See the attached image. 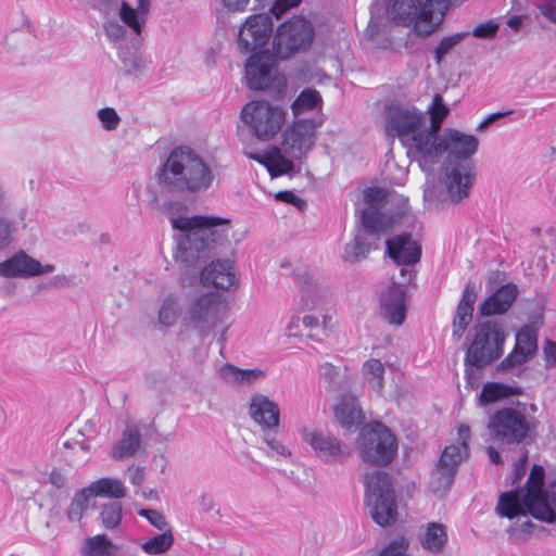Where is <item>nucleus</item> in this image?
<instances>
[{"instance_id": "obj_2", "label": "nucleus", "mask_w": 556, "mask_h": 556, "mask_svg": "<svg viewBox=\"0 0 556 556\" xmlns=\"http://www.w3.org/2000/svg\"><path fill=\"white\" fill-rule=\"evenodd\" d=\"M174 229L180 231L176 237L175 257L186 266L195 267L205 261L210 252L222 245L228 238V219L215 216L197 215L170 218Z\"/></svg>"}, {"instance_id": "obj_29", "label": "nucleus", "mask_w": 556, "mask_h": 556, "mask_svg": "<svg viewBox=\"0 0 556 556\" xmlns=\"http://www.w3.org/2000/svg\"><path fill=\"white\" fill-rule=\"evenodd\" d=\"M518 295V288L515 283L508 282L500 287L494 293L486 298L479 306L482 316H492L506 313Z\"/></svg>"}, {"instance_id": "obj_47", "label": "nucleus", "mask_w": 556, "mask_h": 556, "mask_svg": "<svg viewBox=\"0 0 556 556\" xmlns=\"http://www.w3.org/2000/svg\"><path fill=\"white\" fill-rule=\"evenodd\" d=\"M118 59L123 64V71L126 75L135 74L144 66L141 55L137 51H130L118 47Z\"/></svg>"}, {"instance_id": "obj_10", "label": "nucleus", "mask_w": 556, "mask_h": 556, "mask_svg": "<svg viewBox=\"0 0 556 556\" xmlns=\"http://www.w3.org/2000/svg\"><path fill=\"white\" fill-rule=\"evenodd\" d=\"M361 458L371 465L386 466L392 462L397 451L394 434L381 422L365 427L358 438Z\"/></svg>"}, {"instance_id": "obj_35", "label": "nucleus", "mask_w": 556, "mask_h": 556, "mask_svg": "<svg viewBox=\"0 0 556 556\" xmlns=\"http://www.w3.org/2000/svg\"><path fill=\"white\" fill-rule=\"evenodd\" d=\"M520 394H522V389L518 386H509L500 382H488L482 388L479 401L482 405H486L510 395Z\"/></svg>"}, {"instance_id": "obj_51", "label": "nucleus", "mask_w": 556, "mask_h": 556, "mask_svg": "<svg viewBox=\"0 0 556 556\" xmlns=\"http://www.w3.org/2000/svg\"><path fill=\"white\" fill-rule=\"evenodd\" d=\"M472 319V311L456 307V313L453 319V337L460 339L467 326Z\"/></svg>"}, {"instance_id": "obj_5", "label": "nucleus", "mask_w": 556, "mask_h": 556, "mask_svg": "<svg viewBox=\"0 0 556 556\" xmlns=\"http://www.w3.org/2000/svg\"><path fill=\"white\" fill-rule=\"evenodd\" d=\"M538 426L534 416H526L519 408L505 407L491 416L488 427L500 443L519 446L533 442Z\"/></svg>"}, {"instance_id": "obj_17", "label": "nucleus", "mask_w": 556, "mask_h": 556, "mask_svg": "<svg viewBox=\"0 0 556 556\" xmlns=\"http://www.w3.org/2000/svg\"><path fill=\"white\" fill-rule=\"evenodd\" d=\"M300 434L303 442L312 448L315 457L326 464H343L351 455L350 447L328 431L303 427Z\"/></svg>"}, {"instance_id": "obj_56", "label": "nucleus", "mask_w": 556, "mask_h": 556, "mask_svg": "<svg viewBox=\"0 0 556 556\" xmlns=\"http://www.w3.org/2000/svg\"><path fill=\"white\" fill-rule=\"evenodd\" d=\"M497 30V23L493 21H486L476 26L472 30V35L477 38H493Z\"/></svg>"}, {"instance_id": "obj_63", "label": "nucleus", "mask_w": 556, "mask_h": 556, "mask_svg": "<svg viewBox=\"0 0 556 556\" xmlns=\"http://www.w3.org/2000/svg\"><path fill=\"white\" fill-rule=\"evenodd\" d=\"M545 367L552 368L556 366V342L548 341L544 346Z\"/></svg>"}, {"instance_id": "obj_28", "label": "nucleus", "mask_w": 556, "mask_h": 556, "mask_svg": "<svg viewBox=\"0 0 556 556\" xmlns=\"http://www.w3.org/2000/svg\"><path fill=\"white\" fill-rule=\"evenodd\" d=\"M333 413L339 425L348 430L357 429L365 421L358 400L352 393H344L338 399Z\"/></svg>"}, {"instance_id": "obj_15", "label": "nucleus", "mask_w": 556, "mask_h": 556, "mask_svg": "<svg viewBox=\"0 0 556 556\" xmlns=\"http://www.w3.org/2000/svg\"><path fill=\"white\" fill-rule=\"evenodd\" d=\"M479 140L473 135L446 128L442 136L430 143L429 152H427L421 166L425 168L427 164H433L445 152L450 162L453 160L467 161L477 152Z\"/></svg>"}, {"instance_id": "obj_60", "label": "nucleus", "mask_w": 556, "mask_h": 556, "mask_svg": "<svg viewBox=\"0 0 556 556\" xmlns=\"http://www.w3.org/2000/svg\"><path fill=\"white\" fill-rule=\"evenodd\" d=\"M275 198L285 203L292 204L300 210L305 206V201L292 191H279L275 194Z\"/></svg>"}, {"instance_id": "obj_40", "label": "nucleus", "mask_w": 556, "mask_h": 556, "mask_svg": "<svg viewBox=\"0 0 556 556\" xmlns=\"http://www.w3.org/2000/svg\"><path fill=\"white\" fill-rule=\"evenodd\" d=\"M119 7V18L122 22L129 27L131 33L135 36L136 43L139 42V36L141 35L142 25L146 22V18L142 17L137 10L131 8L127 2L122 1Z\"/></svg>"}, {"instance_id": "obj_26", "label": "nucleus", "mask_w": 556, "mask_h": 556, "mask_svg": "<svg viewBox=\"0 0 556 556\" xmlns=\"http://www.w3.org/2000/svg\"><path fill=\"white\" fill-rule=\"evenodd\" d=\"M475 178L473 167L469 163H457L447 168L446 186L450 197L460 201L469 194Z\"/></svg>"}, {"instance_id": "obj_43", "label": "nucleus", "mask_w": 556, "mask_h": 556, "mask_svg": "<svg viewBox=\"0 0 556 556\" xmlns=\"http://www.w3.org/2000/svg\"><path fill=\"white\" fill-rule=\"evenodd\" d=\"M251 157L266 165L271 177L286 175L294 169L293 162L290 159L281 155L279 150H277V155L269 159V163L264 162L258 155H251Z\"/></svg>"}, {"instance_id": "obj_21", "label": "nucleus", "mask_w": 556, "mask_h": 556, "mask_svg": "<svg viewBox=\"0 0 556 556\" xmlns=\"http://www.w3.org/2000/svg\"><path fill=\"white\" fill-rule=\"evenodd\" d=\"M538 351L536 331L530 326H523L516 334L514 350L500 363L497 369L506 371L527 363Z\"/></svg>"}, {"instance_id": "obj_61", "label": "nucleus", "mask_w": 556, "mask_h": 556, "mask_svg": "<svg viewBox=\"0 0 556 556\" xmlns=\"http://www.w3.org/2000/svg\"><path fill=\"white\" fill-rule=\"evenodd\" d=\"M541 14L549 22L556 24V0H544L539 4Z\"/></svg>"}, {"instance_id": "obj_42", "label": "nucleus", "mask_w": 556, "mask_h": 556, "mask_svg": "<svg viewBox=\"0 0 556 556\" xmlns=\"http://www.w3.org/2000/svg\"><path fill=\"white\" fill-rule=\"evenodd\" d=\"M180 315L178 299L169 294L164 300L159 311V321L162 326L172 327Z\"/></svg>"}, {"instance_id": "obj_37", "label": "nucleus", "mask_w": 556, "mask_h": 556, "mask_svg": "<svg viewBox=\"0 0 556 556\" xmlns=\"http://www.w3.org/2000/svg\"><path fill=\"white\" fill-rule=\"evenodd\" d=\"M93 497L105 496L113 498H122L126 495L125 486L118 479L102 478L92 482L89 486Z\"/></svg>"}, {"instance_id": "obj_36", "label": "nucleus", "mask_w": 556, "mask_h": 556, "mask_svg": "<svg viewBox=\"0 0 556 556\" xmlns=\"http://www.w3.org/2000/svg\"><path fill=\"white\" fill-rule=\"evenodd\" d=\"M323 98L316 89L306 88L300 92L290 108L294 116L302 115L315 109H320Z\"/></svg>"}, {"instance_id": "obj_9", "label": "nucleus", "mask_w": 556, "mask_h": 556, "mask_svg": "<svg viewBox=\"0 0 556 556\" xmlns=\"http://www.w3.org/2000/svg\"><path fill=\"white\" fill-rule=\"evenodd\" d=\"M250 132L261 141L273 139L286 123L287 111L265 100L248 102L240 113Z\"/></svg>"}, {"instance_id": "obj_32", "label": "nucleus", "mask_w": 556, "mask_h": 556, "mask_svg": "<svg viewBox=\"0 0 556 556\" xmlns=\"http://www.w3.org/2000/svg\"><path fill=\"white\" fill-rule=\"evenodd\" d=\"M427 114L430 117V126H426L427 135L424 138L428 139L430 143L439 138L443 121L450 114V109L444 104L441 94H434L431 104L427 109Z\"/></svg>"}, {"instance_id": "obj_59", "label": "nucleus", "mask_w": 556, "mask_h": 556, "mask_svg": "<svg viewBox=\"0 0 556 556\" xmlns=\"http://www.w3.org/2000/svg\"><path fill=\"white\" fill-rule=\"evenodd\" d=\"M302 0H276L270 8V13L276 17L280 18L288 10L298 7Z\"/></svg>"}, {"instance_id": "obj_8", "label": "nucleus", "mask_w": 556, "mask_h": 556, "mask_svg": "<svg viewBox=\"0 0 556 556\" xmlns=\"http://www.w3.org/2000/svg\"><path fill=\"white\" fill-rule=\"evenodd\" d=\"M388 192L384 189L368 187L363 191L364 202L367 207L359 212V218L364 231L375 238L387 233L395 224L400 223V218L406 214L407 203L405 199H400L401 206L393 215H386L380 208L389 202Z\"/></svg>"}, {"instance_id": "obj_34", "label": "nucleus", "mask_w": 556, "mask_h": 556, "mask_svg": "<svg viewBox=\"0 0 556 556\" xmlns=\"http://www.w3.org/2000/svg\"><path fill=\"white\" fill-rule=\"evenodd\" d=\"M525 493L526 491L522 492L520 490L503 493L496 505L497 514L509 519L525 514V508H527L523 500Z\"/></svg>"}, {"instance_id": "obj_57", "label": "nucleus", "mask_w": 556, "mask_h": 556, "mask_svg": "<svg viewBox=\"0 0 556 556\" xmlns=\"http://www.w3.org/2000/svg\"><path fill=\"white\" fill-rule=\"evenodd\" d=\"M528 460V451L523 447L520 448V456L514 464V478L513 484H518L526 475V464Z\"/></svg>"}, {"instance_id": "obj_7", "label": "nucleus", "mask_w": 556, "mask_h": 556, "mask_svg": "<svg viewBox=\"0 0 556 556\" xmlns=\"http://www.w3.org/2000/svg\"><path fill=\"white\" fill-rule=\"evenodd\" d=\"M226 318L227 306L214 292L192 298L185 312V321L201 338L213 334Z\"/></svg>"}, {"instance_id": "obj_53", "label": "nucleus", "mask_w": 556, "mask_h": 556, "mask_svg": "<svg viewBox=\"0 0 556 556\" xmlns=\"http://www.w3.org/2000/svg\"><path fill=\"white\" fill-rule=\"evenodd\" d=\"M105 36L112 42L118 43L126 37V29L124 25L117 21H106L103 25Z\"/></svg>"}, {"instance_id": "obj_58", "label": "nucleus", "mask_w": 556, "mask_h": 556, "mask_svg": "<svg viewBox=\"0 0 556 556\" xmlns=\"http://www.w3.org/2000/svg\"><path fill=\"white\" fill-rule=\"evenodd\" d=\"M477 299L475 286L468 283L463 292L462 299L457 305L458 308L469 309L473 312V304Z\"/></svg>"}, {"instance_id": "obj_11", "label": "nucleus", "mask_w": 556, "mask_h": 556, "mask_svg": "<svg viewBox=\"0 0 556 556\" xmlns=\"http://www.w3.org/2000/svg\"><path fill=\"white\" fill-rule=\"evenodd\" d=\"M505 334L502 327L494 321L478 326L472 343L466 351L465 365L480 369L503 354Z\"/></svg>"}, {"instance_id": "obj_18", "label": "nucleus", "mask_w": 556, "mask_h": 556, "mask_svg": "<svg viewBox=\"0 0 556 556\" xmlns=\"http://www.w3.org/2000/svg\"><path fill=\"white\" fill-rule=\"evenodd\" d=\"M316 124L313 119L295 121L285 132L281 151L293 159H302L314 146Z\"/></svg>"}, {"instance_id": "obj_22", "label": "nucleus", "mask_w": 556, "mask_h": 556, "mask_svg": "<svg viewBox=\"0 0 556 556\" xmlns=\"http://www.w3.org/2000/svg\"><path fill=\"white\" fill-rule=\"evenodd\" d=\"M27 211L8 195L0 204V248L9 247L20 229L26 227Z\"/></svg>"}, {"instance_id": "obj_41", "label": "nucleus", "mask_w": 556, "mask_h": 556, "mask_svg": "<svg viewBox=\"0 0 556 556\" xmlns=\"http://www.w3.org/2000/svg\"><path fill=\"white\" fill-rule=\"evenodd\" d=\"M92 498L91 490L88 486L76 493L67 510L68 519L71 521H79L84 513L90 507Z\"/></svg>"}, {"instance_id": "obj_44", "label": "nucleus", "mask_w": 556, "mask_h": 556, "mask_svg": "<svg viewBox=\"0 0 556 556\" xmlns=\"http://www.w3.org/2000/svg\"><path fill=\"white\" fill-rule=\"evenodd\" d=\"M278 430H262V439L268 450L265 453L268 456L288 458L292 455L291 451L277 438Z\"/></svg>"}, {"instance_id": "obj_62", "label": "nucleus", "mask_w": 556, "mask_h": 556, "mask_svg": "<svg viewBox=\"0 0 556 556\" xmlns=\"http://www.w3.org/2000/svg\"><path fill=\"white\" fill-rule=\"evenodd\" d=\"M319 375L325 381L332 384L338 377V369L330 363H324L319 367Z\"/></svg>"}, {"instance_id": "obj_24", "label": "nucleus", "mask_w": 556, "mask_h": 556, "mask_svg": "<svg viewBox=\"0 0 556 556\" xmlns=\"http://www.w3.org/2000/svg\"><path fill=\"white\" fill-rule=\"evenodd\" d=\"M403 283L392 282L379 298L380 313L389 324L400 326L406 316Z\"/></svg>"}, {"instance_id": "obj_13", "label": "nucleus", "mask_w": 556, "mask_h": 556, "mask_svg": "<svg viewBox=\"0 0 556 556\" xmlns=\"http://www.w3.org/2000/svg\"><path fill=\"white\" fill-rule=\"evenodd\" d=\"M544 469L534 465L526 483L523 496L527 510L536 519L545 522L556 521V480L543 491Z\"/></svg>"}, {"instance_id": "obj_12", "label": "nucleus", "mask_w": 556, "mask_h": 556, "mask_svg": "<svg viewBox=\"0 0 556 556\" xmlns=\"http://www.w3.org/2000/svg\"><path fill=\"white\" fill-rule=\"evenodd\" d=\"M275 53L269 51L255 52L245 62L247 86L251 90H268L277 94L285 92L287 79L277 70Z\"/></svg>"}, {"instance_id": "obj_64", "label": "nucleus", "mask_w": 556, "mask_h": 556, "mask_svg": "<svg viewBox=\"0 0 556 556\" xmlns=\"http://www.w3.org/2000/svg\"><path fill=\"white\" fill-rule=\"evenodd\" d=\"M128 471L130 472L129 480L134 485H141L146 477V468L141 466L129 467Z\"/></svg>"}, {"instance_id": "obj_23", "label": "nucleus", "mask_w": 556, "mask_h": 556, "mask_svg": "<svg viewBox=\"0 0 556 556\" xmlns=\"http://www.w3.org/2000/svg\"><path fill=\"white\" fill-rule=\"evenodd\" d=\"M387 253L396 265H415L421 257V245L410 233H401L387 239Z\"/></svg>"}, {"instance_id": "obj_54", "label": "nucleus", "mask_w": 556, "mask_h": 556, "mask_svg": "<svg viewBox=\"0 0 556 556\" xmlns=\"http://www.w3.org/2000/svg\"><path fill=\"white\" fill-rule=\"evenodd\" d=\"M326 304L325 292L320 290H305L303 295V306L306 309H315Z\"/></svg>"}, {"instance_id": "obj_46", "label": "nucleus", "mask_w": 556, "mask_h": 556, "mask_svg": "<svg viewBox=\"0 0 556 556\" xmlns=\"http://www.w3.org/2000/svg\"><path fill=\"white\" fill-rule=\"evenodd\" d=\"M408 540L404 536H400L390 541L379 552L368 551L363 556H412L408 554Z\"/></svg>"}, {"instance_id": "obj_33", "label": "nucleus", "mask_w": 556, "mask_h": 556, "mask_svg": "<svg viewBox=\"0 0 556 556\" xmlns=\"http://www.w3.org/2000/svg\"><path fill=\"white\" fill-rule=\"evenodd\" d=\"M141 435L136 426H127L123 431L122 439L114 445L112 457L124 459L132 457L140 447Z\"/></svg>"}, {"instance_id": "obj_39", "label": "nucleus", "mask_w": 556, "mask_h": 556, "mask_svg": "<svg viewBox=\"0 0 556 556\" xmlns=\"http://www.w3.org/2000/svg\"><path fill=\"white\" fill-rule=\"evenodd\" d=\"M362 371L368 384L381 393L384 387V365L379 359L371 358L363 364Z\"/></svg>"}, {"instance_id": "obj_45", "label": "nucleus", "mask_w": 556, "mask_h": 556, "mask_svg": "<svg viewBox=\"0 0 556 556\" xmlns=\"http://www.w3.org/2000/svg\"><path fill=\"white\" fill-rule=\"evenodd\" d=\"M174 543L172 530L167 529L163 533L157 534L146 541L141 547L150 555L161 554L170 548Z\"/></svg>"}, {"instance_id": "obj_55", "label": "nucleus", "mask_w": 556, "mask_h": 556, "mask_svg": "<svg viewBox=\"0 0 556 556\" xmlns=\"http://www.w3.org/2000/svg\"><path fill=\"white\" fill-rule=\"evenodd\" d=\"M138 514L159 530H165L167 527L165 516L155 509H141Z\"/></svg>"}, {"instance_id": "obj_20", "label": "nucleus", "mask_w": 556, "mask_h": 556, "mask_svg": "<svg viewBox=\"0 0 556 556\" xmlns=\"http://www.w3.org/2000/svg\"><path fill=\"white\" fill-rule=\"evenodd\" d=\"M53 264L42 265L38 260L21 250L0 262V277L31 278L54 271Z\"/></svg>"}, {"instance_id": "obj_16", "label": "nucleus", "mask_w": 556, "mask_h": 556, "mask_svg": "<svg viewBox=\"0 0 556 556\" xmlns=\"http://www.w3.org/2000/svg\"><path fill=\"white\" fill-rule=\"evenodd\" d=\"M459 445L446 446L433 470L430 486L434 493L445 494L452 486L458 466L468 455L469 427L458 428Z\"/></svg>"}, {"instance_id": "obj_30", "label": "nucleus", "mask_w": 556, "mask_h": 556, "mask_svg": "<svg viewBox=\"0 0 556 556\" xmlns=\"http://www.w3.org/2000/svg\"><path fill=\"white\" fill-rule=\"evenodd\" d=\"M421 547L433 554H441L447 543L446 527L441 522H428L418 535Z\"/></svg>"}, {"instance_id": "obj_3", "label": "nucleus", "mask_w": 556, "mask_h": 556, "mask_svg": "<svg viewBox=\"0 0 556 556\" xmlns=\"http://www.w3.org/2000/svg\"><path fill=\"white\" fill-rule=\"evenodd\" d=\"M387 129L397 136L408 148V155L418 157L422 165L430 146V141L424 138L427 135L424 113L414 106H390L387 113Z\"/></svg>"}, {"instance_id": "obj_52", "label": "nucleus", "mask_w": 556, "mask_h": 556, "mask_svg": "<svg viewBox=\"0 0 556 556\" xmlns=\"http://www.w3.org/2000/svg\"><path fill=\"white\" fill-rule=\"evenodd\" d=\"M97 116L104 130H115L121 124V117L113 108H102L98 111Z\"/></svg>"}, {"instance_id": "obj_49", "label": "nucleus", "mask_w": 556, "mask_h": 556, "mask_svg": "<svg viewBox=\"0 0 556 556\" xmlns=\"http://www.w3.org/2000/svg\"><path fill=\"white\" fill-rule=\"evenodd\" d=\"M122 519V504L110 502L102 507L101 520L105 528L113 529L119 525Z\"/></svg>"}, {"instance_id": "obj_38", "label": "nucleus", "mask_w": 556, "mask_h": 556, "mask_svg": "<svg viewBox=\"0 0 556 556\" xmlns=\"http://www.w3.org/2000/svg\"><path fill=\"white\" fill-rule=\"evenodd\" d=\"M366 235H368L366 231L358 232L351 242L345 244L342 256L345 262L355 263L367 256L371 244L367 241Z\"/></svg>"}, {"instance_id": "obj_19", "label": "nucleus", "mask_w": 556, "mask_h": 556, "mask_svg": "<svg viewBox=\"0 0 556 556\" xmlns=\"http://www.w3.org/2000/svg\"><path fill=\"white\" fill-rule=\"evenodd\" d=\"M273 34L270 15L261 13L249 16L239 30L238 45L243 52L255 51L267 45Z\"/></svg>"}, {"instance_id": "obj_48", "label": "nucleus", "mask_w": 556, "mask_h": 556, "mask_svg": "<svg viewBox=\"0 0 556 556\" xmlns=\"http://www.w3.org/2000/svg\"><path fill=\"white\" fill-rule=\"evenodd\" d=\"M86 556H113L111 541L105 534L89 538L85 544Z\"/></svg>"}, {"instance_id": "obj_14", "label": "nucleus", "mask_w": 556, "mask_h": 556, "mask_svg": "<svg viewBox=\"0 0 556 556\" xmlns=\"http://www.w3.org/2000/svg\"><path fill=\"white\" fill-rule=\"evenodd\" d=\"M314 36L309 21L302 16H292L277 28L273 39V52L278 59H288L296 52L307 50Z\"/></svg>"}, {"instance_id": "obj_25", "label": "nucleus", "mask_w": 556, "mask_h": 556, "mask_svg": "<svg viewBox=\"0 0 556 556\" xmlns=\"http://www.w3.org/2000/svg\"><path fill=\"white\" fill-rule=\"evenodd\" d=\"M250 417L261 426L262 430H278L280 425V409L276 402L266 395L257 393L251 397L249 406Z\"/></svg>"}, {"instance_id": "obj_1", "label": "nucleus", "mask_w": 556, "mask_h": 556, "mask_svg": "<svg viewBox=\"0 0 556 556\" xmlns=\"http://www.w3.org/2000/svg\"><path fill=\"white\" fill-rule=\"evenodd\" d=\"M156 180L165 193L185 198L205 193L215 180L212 167L193 149H173L159 165Z\"/></svg>"}, {"instance_id": "obj_27", "label": "nucleus", "mask_w": 556, "mask_h": 556, "mask_svg": "<svg viewBox=\"0 0 556 556\" xmlns=\"http://www.w3.org/2000/svg\"><path fill=\"white\" fill-rule=\"evenodd\" d=\"M201 281L205 286L228 290L236 285L233 262L230 260L213 261L201 271Z\"/></svg>"}, {"instance_id": "obj_50", "label": "nucleus", "mask_w": 556, "mask_h": 556, "mask_svg": "<svg viewBox=\"0 0 556 556\" xmlns=\"http://www.w3.org/2000/svg\"><path fill=\"white\" fill-rule=\"evenodd\" d=\"M468 33H456L451 36L443 37L435 48V62L440 64L445 54H447L455 46H457Z\"/></svg>"}, {"instance_id": "obj_4", "label": "nucleus", "mask_w": 556, "mask_h": 556, "mask_svg": "<svg viewBox=\"0 0 556 556\" xmlns=\"http://www.w3.org/2000/svg\"><path fill=\"white\" fill-rule=\"evenodd\" d=\"M448 5V0H392L390 14L399 24H413L419 36L427 37L441 25Z\"/></svg>"}, {"instance_id": "obj_31", "label": "nucleus", "mask_w": 556, "mask_h": 556, "mask_svg": "<svg viewBox=\"0 0 556 556\" xmlns=\"http://www.w3.org/2000/svg\"><path fill=\"white\" fill-rule=\"evenodd\" d=\"M218 377L229 386H251L263 379L265 372L260 368L241 369L231 364H225L218 369Z\"/></svg>"}, {"instance_id": "obj_6", "label": "nucleus", "mask_w": 556, "mask_h": 556, "mask_svg": "<svg viewBox=\"0 0 556 556\" xmlns=\"http://www.w3.org/2000/svg\"><path fill=\"white\" fill-rule=\"evenodd\" d=\"M365 503L374 521L387 527L393 525L397 518L395 494L391 477L380 470L368 472L364 477Z\"/></svg>"}]
</instances>
